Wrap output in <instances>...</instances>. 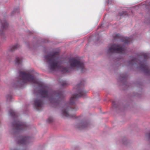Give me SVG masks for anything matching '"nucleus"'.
Masks as SVG:
<instances>
[{
	"mask_svg": "<svg viewBox=\"0 0 150 150\" xmlns=\"http://www.w3.org/2000/svg\"><path fill=\"white\" fill-rule=\"evenodd\" d=\"M19 76L20 80L17 82L15 87H19L23 84L29 82L37 84L41 88L38 92H35L37 94V98L34 100V105L37 110H41L42 109L44 98L49 100L53 106H55L59 105L65 96L63 92L51 90L49 87L45 85L43 82L35 78L30 73L20 71Z\"/></svg>",
	"mask_w": 150,
	"mask_h": 150,
	"instance_id": "obj_1",
	"label": "nucleus"
},
{
	"mask_svg": "<svg viewBox=\"0 0 150 150\" xmlns=\"http://www.w3.org/2000/svg\"><path fill=\"white\" fill-rule=\"evenodd\" d=\"M58 52H52L45 56V59L48 64V67L50 70L54 71L56 69H61L62 71L67 73L77 68L80 69L82 72L85 70L83 63L81 62L77 58H73L70 59L69 61V67L65 68L61 67V62L59 58Z\"/></svg>",
	"mask_w": 150,
	"mask_h": 150,
	"instance_id": "obj_2",
	"label": "nucleus"
},
{
	"mask_svg": "<svg viewBox=\"0 0 150 150\" xmlns=\"http://www.w3.org/2000/svg\"><path fill=\"white\" fill-rule=\"evenodd\" d=\"M83 85L84 84L81 82L79 85L75 87V88L76 89L78 93L73 95L70 100L69 103L64 106L62 110V114L64 116L68 118H74L75 117V114L71 115H70L69 113H71L73 111H75L77 110L78 108L75 103L76 99L79 97L84 98L86 96L87 92L83 88Z\"/></svg>",
	"mask_w": 150,
	"mask_h": 150,
	"instance_id": "obj_3",
	"label": "nucleus"
},
{
	"mask_svg": "<svg viewBox=\"0 0 150 150\" xmlns=\"http://www.w3.org/2000/svg\"><path fill=\"white\" fill-rule=\"evenodd\" d=\"M150 56V54L147 53H144L139 55L138 57L140 59H134L132 60L129 62L130 65H133L134 64L140 65L141 69L146 74H150V70L149 66L145 63L144 61H141L140 59L143 58L145 59L147 58H149Z\"/></svg>",
	"mask_w": 150,
	"mask_h": 150,
	"instance_id": "obj_4",
	"label": "nucleus"
},
{
	"mask_svg": "<svg viewBox=\"0 0 150 150\" xmlns=\"http://www.w3.org/2000/svg\"><path fill=\"white\" fill-rule=\"evenodd\" d=\"M126 52V50L124 46L115 44L111 46L108 51V53L115 52L124 54Z\"/></svg>",
	"mask_w": 150,
	"mask_h": 150,
	"instance_id": "obj_5",
	"label": "nucleus"
},
{
	"mask_svg": "<svg viewBox=\"0 0 150 150\" xmlns=\"http://www.w3.org/2000/svg\"><path fill=\"white\" fill-rule=\"evenodd\" d=\"M13 128L16 130H25L27 129L28 126L24 122L18 120L14 121L12 123Z\"/></svg>",
	"mask_w": 150,
	"mask_h": 150,
	"instance_id": "obj_6",
	"label": "nucleus"
},
{
	"mask_svg": "<svg viewBox=\"0 0 150 150\" xmlns=\"http://www.w3.org/2000/svg\"><path fill=\"white\" fill-rule=\"evenodd\" d=\"M30 139V138L28 137H20L18 141V143L22 144H26L29 142Z\"/></svg>",
	"mask_w": 150,
	"mask_h": 150,
	"instance_id": "obj_7",
	"label": "nucleus"
},
{
	"mask_svg": "<svg viewBox=\"0 0 150 150\" xmlns=\"http://www.w3.org/2000/svg\"><path fill=\"white\" fill-rule=\"evenodd\" d=\"M89 125V123L86 122H81L79 123L78 128L80 129H85L88 127Z\"/></svg>",
	"mask_w": 150,
	"mask_h": 150,
	"instance_id": "obj_8",
	"label": "nucleus"
},
{
	"mask_svg": "<svg viewBox=\"0 0 150 150\" xmlns=\"http://www.w3.org/2000/svg\"><path fill=\"white\" fill-rule=\"evenodd\" d=\"M1 27L3 31L8 27V25L5 20L1 21Z\"/></svg>",
	"mask_w": 150,
	"mask_h": 150,
	"instance_id": "obj_9",
	"label": "nucleus"
},
{
	"mask_svg": "<svg viewBox=\"0 0 150 150\" xmlns=\"http://www.w3.org/2000/svg\"><path fill=\"white\" fill-rule=\"evenodd\" d=\"M132 41V39H131L130 38H123L122 40V42L125 43H128Z\"/></svg>",
	"mask_w": 150,
	"mask_h": 150,
	"instance_id": "obj_10",
	"label": "nucleus"
},
{
	"mask_svg": "<svg viewBox=\"0 0 150 150\" xmlns=\"http://www.w3.org/2000/svg\"><path fill=\"white\" fill-rule=\"evenodd\" d=\"M19 47V45L18 44H17L14 45L10 47L9 49V50L10 51H13L16 50Z\"/></svg>",
	"mask_w": 150,
	"mask_h": 150,
	"instance_id": "obj_11",
	"label": "nucleus"
},
{
	"mask_svg": "<svg viewBox=\"0 0 150 150\" xmlns=\"http://www.w3.org/2000/svg\"><path fill=\"white\" fill-rule=\"evenodd\" d=\"M10 115L13 118H17L18 117L17 113L14 112L13 110H11L9 111Z\"/></svg>",
	"mask_w": 150,
	"mask_h": 150,
	"instance_id": "obj_12",
	"label": "nucleus"
},
{
	"mask_svg": "<svg viewBox=\"0 0 150 150\" xmlns=\"http://www.w3.org/2000/svg\"><path fill=\"white\" fill-rule=\"evenodd\" d=\"M22 58H19L17 57L16 58V61H15V64H16L19 65L21 64L22 62Z\"/></svg>",
	"mask_w": 150,
	"mask_h": 150,
	"instance_id": "obj_13",
	"label": "nucleus"
},
{
	"mask_svg": "<svg viewBox=\"0 0 150 150\" xmlns=\"http://www.w3.org/2000/svg\"><path fill=\"white\" fill-rule=\"evenodd\" d=\"M59 84L62 86H65L68 84L66 81L63 80H61V81H59Z\"/></svg>",
	"mask_w": 150,
	"mask_h": 150,
	"instance_id": "obj_14",
	"label": "nucleus"
},
{
	"mask_svg": "<svg viewBox=\"0 0 150 150\" xmlns=\"http://www.w3.org/2000/svg\"><path fill=\"white\" fill-rule=\"evenodd\" d=\"M127 15V13L126 11H122L121 12L119 13L118 14V15L121 16H126Z\"/></svg>",
	"mask_w": 150,
	"mask_h": 150,
	"instance_id": "obj_15",
	"label": "nucleus"
},
{
	"mask_svg": "<svg viewBox=\"0 0 150 150\" xmlns=\"http://www.w3.org/2000/svg\"><path fill=\"white\" fill-rule=\"evenodd\" d=\"M53 121V119L51 117H49L47 120V122L49 123H51Z\"/></svg>",
	"mask_w": 150,
	"mask_h": 150,
	"instance_id": "obj_16",
	"label": "nucleus"
},
{
	"mask_svg": "<svg viewBox=\"0 0 150 150\" xmlns=\"http://www.w3.org/2000/svg\"><path fill=\"white\" fill-rule=\"evenodd\" d=\"M12 96L11 95H8L7 96L6 98L7 100H10L12 99Z\"/></svg>",
	"mask_w": 150,
	"mask_h": 150,
	"instance_id": "obj_17",
	"label": "nucleus"
},
{
	"mask_svg": "<svg viewBox=\"0 0 150 150\" xmlns=\"http://www.w3.org/2000/svg\"><path fill=\"white\" fill-rule=\"evenodd\" d=\"M120 35L119 34H117L115 36V39H116V38H120Z\"/></svg>",
	"mask_w": 150,
	"mask_h": 150,
	"instance_id": "obj_18",
	"label": "nucleus"
},
{
	"mask_svg": "<svg viewBox=\"0 0 150 150\" xmlns=\"http://www.w3.org/2000/svg\"><path fill=\"white\" fill-rule=\"evenodd\" d=\"M126 78V76H121V79H125Z\"/></svg>",
	"mask_w": 150,
	"mask_h": 150,
	"instance_id": "obj_19",
	"label": "nucleus"
},
{
	"mask_svg": "<svg viewBox=\"0 0 150 150\" xmlns=\"http://www.w3.org/2000/svg\"><path fill=\"white\" fill-rule=\"evenodd\" d=\"M147 137L149 140H150V132L147 134Z\"/></svg>",
	"mask_w": 150,
	"mask_h": 150,
	"instance_id": "obj_20",
	"label": "nucleus"
},
{
	"mask_svg": "<svg viewBox=\"0 0 150 150\" xmlns=\"http://www.w3.org/2000/svg\"><path fill=\"white\" fill-rule=\"evenodd\" d=\"M112 103L113 104V106H114V107H115V102L114 101H113L112 102Z\"/></svg>",
	"mask_w": 150,
	"mask_h": 150,
	"instance_id": "obj_21",
	"label": "nucleus"
},
{
	"mask_svg": "<svg viewBox=\"0 0 150 150\" xmlns=\"http://www.w3.org/2000/svg\"><path fill=\"white\" fill-rule=\"evenodd\" d=\"M15 12H19V10L18 9H17V11H15V10L14 11Z\"/></svg>",
	"mask_w": 150,
	"mask_h": 150,
	"instance_id": "obj_22",
	"label": "nucleus"
},
{
	"mask_svg": "<svg viewBox=\"0 0 150 150\" xmlns=\"http://www.w3.org/2000/svg\"><path fill=\"white\" fill-rule=\"evenodd\" d=\"M0 33L1 35L2 34V31H0Z\"/></svg>",
	"mask_w": 150,
	"mask_h": 150,
	"instance_id": "obj_23",
	"label": "nucleus"
}]
</instances>
